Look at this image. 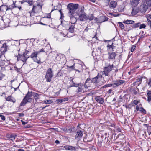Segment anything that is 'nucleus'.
<instances>
[{"label": "nucleus", "instance_id": "26", "mask_svg": "<svg viewBox=\"0 0 151 151\" xmlns=\"http://www.w3.org/2000/svg\"><path fill=\"white\" fill-rule=\"evenodd\" d=\"M144 125L146 126L147 129V132L149 135L151 134V126H148L147 124H144Z\"/></svg>", "mask_w": 151, "mask_h": 151}, {"label": "nucleus", "instance_id": "8", "mask_svg": "<svg viewBox=\"0 0 151 151\" xmlns=\"http://www.w3.org/2000/svg\"><path fill=\"white\" fill-rule=\"evenodd\" d=\"M116 55V53L113 52V51H109L108 58L114 60L115 59V57Z\"/></svg>", "mask_w": 151, "mask_h": 151}, {"label": "nucleus", "instance_id": "33", "mask_svg": "<svg viewBox=\"0 0 151 151\" xmlns=\"http://www.w3.org/2000/svg\"><path fill=\"white\" fill-rule=\"evenodd\" d=\"M24 98L28 102L30 103L32 100V99L30 97L27 96V97H26V96H25Z\"/></svg>", "mask_w": 151, "mask_h": 151}, {"label": "nucleus", "instance_id": "49", "mask_svg": "<svg viewBox=\"0 0 151 151\" xmlns=\"http://www.w3.org/2000/svg\"><path fill=\"white\" fill-rule=\"evenodd\" d=\"M133 103L135 105H137L138 103V101L137 100H134L133 101Z\"/></svg>", "mask_w": 151, "mask_h": 151}, {"label": "nucleus", "instance_id": "13", "mask_svg": "<svg viewBox=\"0 0 151 151\" xmlns=\"http://www.w3.org/2000/svg\"><path fill=\"white\" fill-rule=\"evenodd\" d=\"M69 17H70V21L72 24H74L77 22V19L74 16V14L69 15Z\"/></svg>", "mask_w": 151, "mask_h": 151}, {"label": "nucleus", "instance_id": "42", "mask_svg": "<svg viewBox=\"0 0 151 151\" xmlns=\"http://www.w3.org/2000/svg\"><path fill=\"white\" fill-rule=\"evenodd\" d=\"M146 27V25L144 24H140L139 25V29H142V28H145Z\"/></svg>", "mask_w": 151, "mask_h": 151}, {"label": "nucleus", "instance_id": "27", "mask_svg": "<svg viewBox=\"0 0 151 151\" xmlns=\"http://www.w3.org/2000/svg\"><path fill=\"white\" fill-rule=\"evenodd\" d=\"M74 25H73L70 26L68 29V32H70L71 34H73L74 32Z\"/></svg>", "mask_w": 151, "mask_h": 151}, {"label": "nucleus", "instance_id": "56", "mask_svg": "<svg viewBox=\"0 0 151 151\" xmlns=\"http://www.w3.org/2000/svg\"><path fill=\"white\" fill-rule=\"evenodd\" d=\"M15 3L14 1H13V4L12 5H11L12 6V7H13V8H14L16 7V6H15Z\"/></svg>", "mask_w": 151, "mask_h": 151}, {"label": "nucleus", "instance_id": "36", "mask_svg": "<svg viewBox=\"0 0 151 151\" xmlns=\"http://www.w3.org/2000/svg\"><path fill=\"white\" fill-rule=\"evenodd\" d=\"M113 86V87H115L116 86H114V84H106L103 86V88H105L106 87H111Z\"/></svg>", "mask_w": 151, "mask_h": 151}, {"label": "nucleus", "instance_id": "64", "mask_svg": "<svg viewBox=\"0 0 151 151\" xmlns=\"http://www.w3.org/2000/svg\"><path fill=\"white\" fill-rule=\"evenodd\" d=\"M136 109L137 111H138L139 110V107L138 105H137L136 106Z\"/></svg>", "mask_w": 151, "mask_h": 151}, {"label": "nucleus", "instance_id": "39", "mask_svg": "<svg viewBox=\"0 0 151 151\" xmlns=\"http://www.w3.org/2000/svg\"><path fill=\"white\" fill-rule=\"evenodd\" d=\"M69 150H71V151H76V149L75 147L73 146H69Z\"/></svg>", "mask_w": 151, "mask_h": 151}, {"label": "nucleus", "instance_id": "43", "mask_svg": "<svg viewBox=\"0 0 151 151\" xmlns=\"http://www.w3.org/2000/svg\"><path fill=\"white\" fill-rule=\"evenodd\" d=\"M146 4L148 5H151V0H146Z\"/></svg>", "mask_w": 151, "mask_h": 151}, {"label": "nucleus", "instance_id": "59", "mask_svg": "<svg viewBox=\"0 0 151 151\" xmlns=\"http://www.w3.org/2000/svg\"><path fill=\"white\" fill-rule=\"evenodd\" d=\"M15 150L13 148H11V149L7 150L6 151H15Z\"/></svg>", "mask_w": 151, "mask_h": 151}, {"label": "nucleus", "instance_id": "1", "mask_svg": "<svg viewBox=\"0 0 151 151\" xmlns=\"http://www.w3.org/2000/svg\"><path fill=\"white\" fill-rule=\"evenodd\" d=\"M113 68V65L109 64L107 66L104 68L103 72V75H105V77H104V80L106 81L109 79V74L112 70Z\"/></svg>", "mask_w": 151, "mask_h": 151}, {"label": "nucleus", "instance_id": "11", "mask_svg": "<svg viewBox=\"0 0 151 151\" xmlns=\"http://www.w3.org/2000/svg\"><path fill=\"white\" fill-rule=\"evenodd\" d=\"M95 99L96 101L99 103L102 104L104 103V99L101 96H96Z\"/></svg>", "mask_w": 151, "mask_h": 151}, {"label": "nucleus", "instance_id": "53", "mask_svg": "<svg viewBox=\"0 0 151 151\" xmlns=\"http://www.w3.org/2000/svg\"><path fill=\"white\" fill-rule=\"evenodd\" d=\"M64 147L65 149V150H69V146L66 145L64 146Z\"/></svg>", "mask_w": 151, "mask_h": 151}, {"label": "nucleus", "instance_id": "4", "mask_svg": "<svg viewBox=\"0 0 151 151\" xmlns=\"http://www.w3.org/2000/svg\"><path fill=\"white\" fill-rule=\"evenodd\" d=\"M38 54L39 52L35 51L34 50V52L31 54L30 56L29 57L33 60L34 62H36L38 64H41L42 63V62H41L40 59L37 57V55Z\"/></svg>", "mask_w": 151, "mask_h": 151}, {"label": "nucleus", "instance_id": "55", "mask_svg": "<svg viewBox=\"0 0 151 151\" xmlns=\"http://www.w3.org/2000/svg\"><path fill=\"white\" fill-rule=\"evenodd\" d=\"M102 143V141H99L98 142V145L100 147H101V145Z\"/></svg>", "mask_w": 151, "mask_h": 151}, {"label": "nucleus", "instance_id": "50", "mask_svg": "<svg viewBox=\"0 0 151 151\" xmlns=\"http://www.w3.org/2000/svg\"><path fill=\"white\" fill-rule=\"evenodd\" d=\"M62 99L63 102L66 101L68 100V98L66 97V98H64L63 99Z\"/></svg>", "mask_w": 151, "mask_h": 151}, {"label": "nucleus", "instance_id": "45", "mask_svg": "<svg viewBox=\"0 0 151 151\" xmlns=\"http://www.w3.org/2000/svg\"><path fill=\"white\" fill-rule=\"evenodd\" d=\"M6 6L7 9H6V10H12V9H13V7H12L11 6Z\"/></svg>", "mask_w": 151, "mask_h": 151}, {"label": "nucleus", "instance_id": "40", "mask_svg": "<svg viewBox=\"0 0 151 151\" xmlns=\"http://www.w3.org/2000/svg\"><path fill=\"white\" fill-rule=\"evenodd\" d=\"M147 19L149 22V24L150 25V27H151V15H150L149 17Z\"/></svg>", "mask_w": 151, "mask_h": 151}, {"label": "nucleus", "instance_id": "22", "mask_svg": "<svg viewBox=\"0 0 151 151\" xmlns=\"http://www.w3.org/2000/svg\"><path fill=\"white\" fill-rule=\"evenodd\" d=\"M89 82H92V80L89 78H88L85 81L84 84V87L85 88H87L89 86V85L88 84V83Z\"/></svg>", "mask_w": 151, "mask_h": 151}, {"label": "nucleus", "instance_id": "38", "mask_svg": "<svg viewBox=\"0 0 151 151\" xmlns=\"http://www.w3.org/2000/svg\"><path fill=\"white\" fill-rule=\"evenodd\" d=\"M33 95V93H32V92H29V91H28L27 94H26V97H27V96L31 97Z\"/></svg>", "mask_w": 151, "mask_h": 151}, {"label": "nucleus", "instance_id": "44", "mask_svg": "<svg viewBox=\"0 0 151 151\" xmlns=\"http://www.w3.org/2000/svg\"><path fill=\"white\" fill-rule=\"evenodd\" d=\"M73 129L70 128V129H66V132L69 133H71L73 132Z\"/></svg>", "mask_w": 151, "mask_h": 151}, {"label": "nucleus", "instance_id": "48", "mask_svg": "<svg viewBox=\"0 0 151 151\" xmlns=\"http://www.w3.org/2000/svg\"><path fill=\"white\" fill-rule=\"evenodd\" d=\"M0 117H1L2 120L4 121L5 120V118L4 116L0 114Z\"/></svg>", "mask_w": 151, "mask_h": 151}, {"label": "nucleus", "instance_id": "24", "mask_svg": "<svg viewBox=\"0 0 151 151\" xmlns=\"http://www.w3.org/2000/svg\"><path fill=\"white\" fill-rule=\"evenodd\" d=\"M147 101L148 102H150L151 101V91L147 90Z\"/></svg>", "mask_w": 151, "mask_h": 151}, {"label": "nucleus", "instance_id": "25", "mask_svg": "<svg viewBox=\"0 0 151 151\" xmlns=\"http://www.w3.org/2000/svg\"><path fill=\"white\" fill-rule=\"evenodd\" d=\"M63 55L61 54H59L57 55L56 57L55 58V60L57 61H60L63 58Z\"/></svg>", "mask_w": 151, "mask_h": 151}, {"label": "nucleus", "instance_id": "12", "mask_svg": "<svg viewBox=\"0 0 151 151\" xmlns=\"http://www.w3.org/2000/svg\"><path fill=\"white\" fill-rule=\"evenodd\" d=\"M148 9L147 6L146 4H143L140 6V10L142 13H145Z\"/></svg>", "mask_w": 151, "mask_h": 151}, {"label": "nucleus", "instance_id": "62", "mask_svg": "<svg viewBox=\"0 0 151 151\" xmlns=\"http://www.w3.org/2000/svg\"><path fill=\"white\" fill-rule=\"evenodd\" d=\"M83 141H84V142H91V140H86V139H83Z\"/></svg>", "mask_w": 151, "mask_h": 151}, {"label": "nucleus", "instance_id": "15", "mask_svg": "<svg viewBox=\"0 0 151 151\" xmlns=\"http://www.w3.org/2000/svg\"><path fill=\"white\" fill-rule=\"evenodd\" d=\"M8 48V46L6 45V43H4L0 49L1 53L6 51L7 50Z\"/></svg>", "mask_w": 151, "mask_h": 151}, {"label": "nucleus", "instance_id": "51", "mask_svg": "<svg viewBox=\"0 0 151 151\" xmlns=\"http://www.w3.org/2000/svg\"><path fill=\"white\" fill-rule=\"evenodd\" d=\"M29 51H28V50H26L25 51V52L23 53L24 54V55H25L26 56L27 55H27V54H28L29 53Z\"/></svg>", "mask_w": 151, "mask_h": 151}, {"label": "nucleus", "instance_id": "5", "mask_svg": "<svg viewBox=\"0 0 151 151\" xmlns=\"http://www.w3.org/2000/svg\"><path fill=\"white\" fill-rule=\"evenodd\" d=\"M53 73L52 70L49 68L46 71L45 78L47 82H50L51 79L53 77Z\"/></svg>", "mask_w": 151, "mask_h": 151}, {"label": "nucleus", "instance_id": "10", "mask_svg": "<svg viewBox=\"0 0 151 151\" xmlns=\"http://www.w3.org/2000/svg\"><path fill=\"white\" fill-rule=\"evenodd\" d=\"M83 135L82 131L78 130L77 131L75 136V138L77 139H80Z\"/></svg>", "mask_w": 151, "mask_h": 151}, {"label": "nucleus", "instance_id": "19", "mask_svg": "<svg viewBox=\"0 0 151 151\" xmlns=\"http://www.w3.org/2000/svg\"><path fill=\"white\" fill-rule=\"evenodd\" d=\"M142 77L141 76L138 77L136 79V81L134 82V83H137V86H139L141 83Z\"/></svg>", "mask_w": 151, "mask_h": 151}, {"label": "nucleus", "instance_id": "32", "mask_svg": "<svg viewBox=\"0 0 151 151\" xmlns=\"http://www.w3.org/2000/svg\"><path fill=\"white\" fill-rule=\"evenodd\" d=\"M27 102H28L24 98L20 104V106H25Z\"/></svg>", "mask_w": 151, "mask_h": 151}, {"label": "nucleus", "instance_id": "6", "mask_svg": "<svg viewBox=\"0 0 151 151\" xmlns=\"http://www.w3.org/2000/svg\"><path fill=\"white\" fill-rule=\"evenodd\" d=\"M29 58V56H26L23 53L22 54H20L19 53L17 56V60L18 61H22L23 62H26L27 59Z\"/></svg>", "mask_w": 151, "mask_h": 151}, {"label": "nucleus", "instance_id": "31", "mask_svg": "<svg viewBox=\"0 0 151 151\" xmlns=\"http://www.w3.org/2000/svg\"><path fill=\"white\" fill-rule=\"evenodd\" d=\"M123 22L127 24H132L134 23V21L133 20H127Z\"/></svg>", "mask_w": 151, "mask_h": 151}, {"label": "nucleus", "instance_id": "23", "mask_svg": "<svg viewBox=\"0 0 151 151\" xmlns=\"http://www.w3.org/2000/svg\"><path fill=\"white\" fill-rule=\"evenodd\" d=\"M139 0H132L131 1V4L134 6H136L139 3Z\"/></svg>", "mask_w": 151, "mask_h": 151}, {"label": "nucleus", "instance_id": "14", "mask_svg": "<svg viewBox=\"0 0 151 151\" xmlns=\"http://www.w3.org/2000/svg\"><path fill=\"white\" fill-rule=\"evenodd\" d=\"M139 8L137 7H134L132 9L131 14L132 16H134L137 14L139 12Z\"/></svg>", "mask_w": 151, "mask_h": 151}, {"label": "nucleus", "instance_id": "60", "mask_svg": "<svg viewBox=\"0 0 151 151\" xmlns=\"http://www.w3.org/2000/svg\"><path fill=\"white\" fill-rule=\"evenodd\" d=\"M37 52H39V54L41 52H44L45 51L44 50V49L43 48L41 49L39 51H37Z\"/></svg>", "mask_w": 151, "mask_h": 151}, {"label": "nucleus", "instance_id": "57", "mask_svg": "<svg viewBox=\"0 0 151 151\" xmlns=\"http://www.w3.org/2000/svg\"><path fill=\"white\" fill-rule=\"evenodd\" d=\"M24 115V114L22 113H19V117H23Z\"/></svg>", "mask_w": 151, "mask_h": 151}, {"label": "nucleus", "instance_id": "9", "mask_svg": "<svg viewBox=\"0 0 151 151\" xmlns=\"http://www.w3.org/2000/svg\"><path fill=\"white\" fill-rule=\"evenodd\" d=\"M125 81L122 80H117L113 81V84L116 87L123 84Z\"/></svg>", "mask_w": 151, "mask_h": 151}, {"label": "nucleus", "instance_id": "63", "mask_svg": "<svg viewBox=\"0 0 151 151\" xmlns=\"http://www.w3.org/2000/svg\"><path fill=\"white\" fill-rule=\"evenodd\" d=\"M112 91V89H110L108 91V93L110 94L111 93Z\"/></svg>", "mask_w": 151, "mask_h": 151}, {"label": "nucleus", "instance_id": "3", "mask_svg": "<svg viewBox=\"0 0 151 151\" xmlns=\"http://www.w3.org/2000/svg\"><path fill=\"white\" fill-rule=\"evenodd\" d=\"M76 13L79 15L78 19L81 21H84L86 20V14L84 12L83 10L81 8L79 9L76 12Z\"/></svg>", "mask_w": 151, "mask_h": 151}, {"label": "nucleus", "instance_id": "2", "mask_svg": "<svg viewBox=\"0 0 151 151\" xmlns=\"http://www.w3.org/2000/svg\"><path fill=\"white\" fill-rule=\"evenodd\" d=\"M78 4L70 3L67 6V9L68 10V14H74L76 10L78 8Z\"/></svg>", "mask_w": 151, "mask_h": 151}, {"label": "nucleus", "instance_id": "46", "mask_svg": "<svg viewBox=\"0 0 151 151\" xmlns=\"http://www.w3.org/2000/svg\"><path fill=\"white\" fill-rule=\"evenodd\" d=\"M139 111L143 113H145L146 112V110L142 107L140 108V110Z\"/></svg>", "mask_w": 151, "mask_h": 151}, {"label": "nucleus", "instance_id": "54", "mask_svg": "<svg viewBox=\"0 0 151 151\" xmlns=\"http://www.w3.org/2000/svg\"><path fill=\"white\" fill-rule=\"evenodd\" d=\"M79 85L80 84H76L75 83H73V86L76 87H78V86H79Z\"/></svg>", "mask_w": 151, "mask_h": 151}, {"label": "nucleus", "instance_id": "17", "mask_svg": "<svg viewBox=\"0 0 151 151\" xmlns=\"http://www.w3.org/2000/svg\"><path fill=\"white\" fill-rule=\"evenodd\" d=\"M79 87L77 90V92H83L84 91L83 90V84L82 83H80Z\"/></svg>", "mask_w": 151, "mask_h": 151}, {"label": "nucleus", "instance_id": "28", "mask_svg": "<svg viewBox=\"0 0 151 151\" xmlns=\"http://www.w3.org/2000/svg\"><path fill=\"white\" fill-rule=\"evenodd\" d=\"M63 35L64 37H70L73 35V34H71L70 32H68L66 34H65L63 33Z\"/></svg>", "mask_w": 151, "mask_h": 151}, {"label": "nucleus", "instance_id": "7", "mask_svg": "<svg viewBox=\"0 0 151 151\" xmlns=\"http://www.w3.org/2000/svg\"><path fill=\"white\" fill-rule=\"evenodd\" d=\"M102 79V76L101 75H98L96 77L92 78V82L95 84H98L100 83Z\"/></svg>", "mask_w": 151, "mask_h": 151}, {"label": "nucleus", "instance_id": "35", "mask_svg": "<svg viewBox=\"0 0 151 151\" xmlns=\"http://www.w3.org/2000/svg\"><path fill=\"white\" fill-rule=\"evenodd\" d=\"M53 101L51 100H48L45 101H44L42 103H45V104H50L52 103Z\"/></svg>", "mask_w": 151, "mask_h": 151}, {"label": "nucleus", "instance_id": "18", "mask_svg": "<svg viewBox=\"0 0 151 151\" xmlns=\"http://www.w3.org/2000/svg\"><path fill=\"white\" fill-rule=\"evenodd\" d=\"M16 137V135H14L12 134H8L6 135V137L9 138V139L11 140L12 141H14L15 140Z\"/></svg>", "mask_w": 151, "mask_h": 151}, {"label": "nucleus", "instance_id": "21", "mask_svg": "<svg viewBox=\"0 0 151 151\" xmlns=\"http://www.w3.org/2000/svg\"><path fill=\"white\" fill-rule=\"evenodd\" d=\"M40 95L37 93L33 92V96L36 101L39 99V97Z\"/></svg>", "mask_w": 151, "mask_h": 151}, {"label": "nucleus", "instance_id": "58", "mask_svg": "<svg viewBox=\"0 0 151 151\" xmlns=\"http://www.w3.org/2000/svg\"><path fill=\"white\" fill-rule=\"evenodd\" d=\"M57 101L58 102L62 103L63 102L62 99H58L57 100Z\"/></svg>", "mask_w": 151, "mask_h": 151}, {"label": "nucleus", "instance_id": "20", "mask_svg": "<svg viewBox=\"0 0 151 151\" xmlns=\"http://www.w3.org/2000/svg\"><path fill=\"white\" fill-rule=\"evenodd\" d=\"M6 100L12 102L13 103H15L16 102V100L14 98L12 97L11 96H9L6 98Z\"/></svg>", "mask_w": 151, "mask_h": 151}, {"label": "nucleus", "instance_id": "41", "mask_svg": "<svg viewBox=\"0 0 151 151\" xmlns=\"http://www.w3.org/2000/svg\"><path fill=\"white\" fill-rule=\"evenodd\" d=\"M118 24L120 28L122 29H123L124 28V25L121 22H119Z\"/></svg>", "mask_w": 151, "mask_h": 151}, {"label": "nucleus", "instance_id": "61", "mask_svg": "<svg viewBox=\"0 0 151 151\" xmlns=\"http://www.w3.org/2000/svg\"><path fill=\"white\" fill-rule=\"evenodd\" d=\"M3 77V75L2 74L0 73V80H2V78Z\"/></svg>", "mask_w": 151, "mask_h": 151}, {"label": "nucleus", "instance_id": "52", "mask_svg": "<svg viewBox=\"0 0 151 151\" xmlns=\"http://www.w3.org/2000/svg\"><path fill=\"white\" fill-rule=\"evenodd\" d=\"M35 8H36V6H33L32 10V12L33 13H35L36 12L35 11Z\"/></svg>", "mask_w": 151, "mask_h": 151}, {"label": "nucleus", "instance_id": "47", "mask_svg": "<svg viewBox=\"0 0 151 151\" xmlns=\"http://www.w3.org/2000/svg\"><path fill=\"white\" fill-rule=\"evenodd\" d=\"M136 48V46H135V45H133L132 46V47H131V52H133L134 50L135 49V48Z\"/></svg>", "mask_w": 151, "mask_h": 151}, {"label": "nucleus", "instance_id": "37", "mask_svg": "<svg viewBox=\"0 0 151 151\" xmlns=\"http://www.w3.org/2000/svg\"><path fill=\"white\" fill-rule=\"evenodd\" d=\"M140 24V22L134 24L133 25V28H136L138 27L139 26Z\"/></svg>", "mask_w": 151, "mask_h": 151}, {"label": "nucleus", "instance_id": "29", "mask_svg": "<svg viewBox=\"0 0 151 151\" xmlns=\"http://www.w3.org/2000/svg\"><path fill=\"white\" fill-rule=\"evenodd\" d=\"M107 47L109 51H113V44H112L111 45L108 44L107 46Z\"/></svg>", "mask_w": 151, "mask_h": 151}, {"label": "nucleus", "instance_id": "34", "mask_svg": "<svg viewBox=\"0 0 151 151\" xmlns=\"http://www.w3.org/2000/svg\"><path fill=\"white\" fill-rule=\"evenodd\" d=\"M56 10V9H54L52 10L50 13L46 14V16L44 17V18H51V13L54 10Z\"/></svg>", "mask_w": 151, "mask_h": 151}, {"label": "nucleus", "instance_id": "16", "mask_svg": "<svg viewBox=\"0 0 151 151\" xmlns=\"http://www.w3.org/2000/svg\"><path fill=\"white\" fill-rule=\"evenodd\" d=\"M117 6V3L114 1H111L109 4V7L110 8L113 9L115 8Z\"/></svg>", "mask_w": 151, "mask_h": 151}, {"label": "nucleus", "instance_id": "30", "mask_svg": "<svg viewBox=\"0 0 151 151\" xmlns=\"http://www.w3.org/2000/svg\"><path fill=\"white\" fill-rule=\"evenodd\" d=\"M86 20H89L90 21H91L93 19V16L92 14L89 15L88 16H86Z\"/></svg>", "mask_w": 151, "mask_h": 151}]
</instances>
